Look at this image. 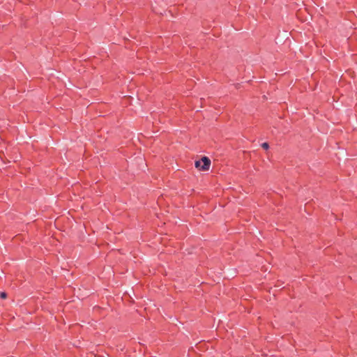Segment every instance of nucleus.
<instances>
[{
  "label": "nucleus",
  "mask_w": 357,
  "mask_h": 357,
  "mask_svg": "<svg viewBox=\"0 0 357 357\" xmlns=\"http://www.w3.org/2000/svg\"><path fill=\"white\" fill-rule=\"evenodd\" d=\"M195 165L200 170L207 171L211 166V160L208 157L204 156L200 160L195 161Z\"/></svg>",
  "instance_id": "f257e3e1"
},
{
  "label": "nucleus",
  "mask_w": 357,
  "mask_h": 357,
  "mask_svg": "<svg viewBox=\"0 0 357 357\" xmlns=\"http://www.w3.org/2000/svg\"><path fill=\"white\" fill-rule=\"evenodd\" d=\"M261 147L267 150L269 148V144L267 142H264L261 144Z\"/></svg>",
  "instance_id": "f03ea898"
},
{
  "label": "nucleus",
  "mask_w": 357,
  "mask_h": 357,
  "mask_svg": "<svg viewBox=\"0 0 357 357\" xmlns=\"http://www.w3.org/2000/svg\"><path fill=\"white\" fill-rule=\"evenodd\" d=\"M0 297L4 299L7 297V294L6 292H1Z\"/></svg>",
  "instance_id": "7ed1b4c3"
}]
</instances>
